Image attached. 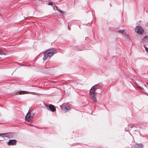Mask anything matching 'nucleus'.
Returning a JSON list of instances; mask_svg holds the SVG:
<instances>
[{
  "label": "nucleus",
  "instance_id": "obj_20",
  "mask_svg": "<svg viewBox=\"0 0 148 148\" xmlns=\"http://www.w3.org/2000/svg\"><path fill=\"white\" fill-rule=\"evenodd\" d=\"M68 28H69V30H71V28H70V27H69V25H68Z\"/></svg>",
  "mask_w": 148,
  "mask_h": 148
},
{
  "label": "nucleus",
  "instance_id": "obj_11",
  "mask_svg": "<svg viewBox=\"0 0 148 148\" xmlns=\"http://www.w3.org/2000/svg\"><path fill=\"white\" fill-rule=\"evenodd\" d=\"M19 94H24L26 93V92L23 91H21L18 92Z\"/></svg>",
  "mask_w": 148,
  "mask_h": 148
},
{
  "label": "nucleus",
  "instance_id": "obj_15",
  "mask_svg": "<svg viewBox=\"0 0 148 148\" xmlns=\"http://www.w3.org/2000/svg\"><path fill=\"white\" fill-rule=\"evenodd\" d=\"M48 4L50 5H52L53 4V3L51 2H49L48 3Z\"/></svg>",
  "mask_w": 148,
  "mask_h": 148
},
{
  "label": "nucleus",
  "instance_id": "obj_14",
  "mask_svg": "<svg viewBox=\"0 0 148 148\" xmlns=\"http://www.w3.org/2000/svg\"><path fill=\"white\" fill-rule=\"evenodd\" d=\"M124 31H125L123 29V30H119V31H118L117 32L120 33L121 34H122L124 32Z\"/></svg>",
  "mask_w": 148,
  "mask_h": 148
},
{
  "label": "nucleus",
  "instance_id": "obj_13",
  "mask_svg": "<svg viewBox=\"0 0 148 148\" xmlns=\"http://www.w3.org/2000/svg\"><path fill=\"white\" fill-rule=\"evenodd\" d=\"M64 110L66 111H67L69 110H71V108L69 106L65 107L64 108Z\"/></svg>",
  "mask_w": 148,
  "mask_h": 148
},
{
  "label": "nucleus",
  "instance_id": "obj_17",
  "mask_svg": "<svg viewBox=\"0 0 148 148\" xmlns=\"http://www.w3.org/2000/svg\"><path fill=\"white\" fill-rule=\"evenodd\" d=\"M3 133L0 134V136L3 137Z\"/></svg>",
  "mask_w": 148,
  "mask_h": 148
},
{
  "label": "nucleus",
  "instance_id": "obj_2",
  "mask_svg": "<svg viewBox=\"0 0 148 148\" xmlns=\"http://www.w3.org/2000/svg\"><path fill=\"white\" fill-rule=\"evenodd\" d=\"M102 84L101 83H99L97 84H96L92 87L90 90V96L91 99L93 101L95 102L97 101L96 95L97 93L96 92V87L99 86H101Z\"/></svg>",
  "mask_w": 148,
  "mask_h": 148
},
{
  "label": "nucleus",
  "instance_id": "obj_21",
  "mask_svg": "<svg viewBox=\"0 0 148 148\" xmlns=\"http://www.w3.org/2000/svg\"><path fill=\"white\" fill-rule=\"evenodd\" d=\"M1 141V140H0V141Z\"/></svg>",
  "mask_w": 148,
  "mask_h": 148
},
{
  "label": "nucleus",
  "instance_id": "obj_16",
  "mask_svg": "<svg viewBox=\"0 0 148 148\" xmlns=\"http://www.w3.org/2000/svg\"><path fill=\"white\" fill-rule=\"evenodd\" d=\"M3 54V52L0 50V55H2Z\"/></svg>",
  "mask_w": 148,
  "mask_h": 148
},
{
  "label": "nucleus",
  "instance_id": "obj_18",
  "mask_svg": "<svg viewBox=\"0 0 148 148\" xmlns=\"http://www.w3.org/2000/svg\"><path fill=\"white\" fill-rule=\"evenodd\" d=\"M146 50L147 52H148V48L147 47H145Z\"/></svg>",
  "mask_w": 148,
  "mask_h": 148
},
{
  "label": "nucleus",
  "instance_id": "obj_3",
  "mask_svg": "<svg viewBox=\"0 0 148 148\" xmlns=\"http://www.w3.org/2000/svg\"><path fill=\"white\" fill-rule=\"evenodd\" d=\"M34 115V114L31 111L29 112L25 116V119L27 121L30 122L32 121Z\"/></svg>",
  "mask_w": 148,
  "mask_h": 148
},
{
  "label": "nucleus",
  "instance_id": "obj_4",
  "mask_svg": "<svg viewBox=\"0 0 148 148\" xmlns=\"http://www.w3.org/2000/svg\"><path fill=\"white\" fill-rule=\"evenodd\" d=\"M135 31L137 33L140 34H142L144 32V29L141 27L139 26L136 27Z\"/></svg>",
  "mask_w": 148,
  "mask_h": 148
},
{
  "label": "nucleus",
  "instance_id": "obj_6",
  "mask_svg": "<svg viewBox=\"0 0 148 148\" xmlns=\"http://www.w3.org/2000/svg\"><path fill=\"white\" fill-rule=\"evenodd\" d=\"M16 140L14 139L10 140L7 144L8 145H14L16 144Z\"/></svg>",
  "mask_w": 148,
  "mask_h": 148
},
{
  "label": "nucleus",
  "instance_id": "obj_19",
  "mask_svg": "<svg viewBox=\"0 0 148 148\" xmlns=\"http://www.w3.org/2000/svg\"><path fill=\"white\" fill-rule=\"evenodd\" d=\"M145 25L147 26V27H148V22L146 24H145Z\"/></svg>",
  "mask_w": 148,
  "mask_h": 148
},
{
  "label": "nucleus",
  "instance_id": "obj_1",
  "mask_svg": "<svg viewBox=\"0 0 148 148\" xmlns=\"http://www.w3.org/2000/svg\"><path fill=\"white\" fill-rule=\"evenodd\" d=\"M56 53L57 50L55 48L47 49L43 53L44 56L43 58V60H46L49 59L51 56Z\"/></svg>",
  "mask_w": 148,
  "mask_h": 148
},
{
  "label": "nucleus",
  "instance_id": "obj_9",
  "mask_svg": "<svg viewBox=\"0 0 148 148\" xmlns=\"http://www.w3.org/2000/svg\"><path fill=\"white\" fill-rule=\"evenodd\" d=\"M55 7L56 8V9L58 10V11L60 13L62 14H64V12L62 11L60 9H58L56 5H54V6L53 7V8L54 9Z\"/></svg>",
  "mask_w": 148,
  "mask_h": 148
},
{
  "label": "nucleus",
  "instance_id": "obj_5",
  "mask_svg": "<svg viewBox=\"0 0 148 148\" xmlns=\"http://www.w3.org/2000/svg\"><path fill=\"white\" fill-rule=\"evenodd\" d=\"M3 137H7L8 138H13L14 136V134L11 132H9L3 133Z\"/></svg>",
  "mask_w": 148,
  "mask_h": 148
},
{
  "label": "nucleus",
  "instance_id": "obj_10",
  "mask_svg": "<svg viewBox=\"0 0 148 148\" xmlns=\"http://www.w3.org/2000/svg\"><path fill=\"white\" fill-rule=\"evenodd\" d=\"M123 35H124V36L125 37L126 40L127 41H129L130 40L129 38V35L128 34H127L125 32L124 33Z\"/></svg>",
  "mask_w": 148,
  "mask_h": 148
},
{
  "label": "nucleus",
  "instance_id": "obj_12",
  "mask_svg": "<svg viewBox=\"0 0 148 148\" xmlns=\"http://www.w3.org/2000/svg\"><path fill=\"white\" fill-rule=\"evenodd\" d=\"M136 145L138 148H139L140 147L143 148V145L142 144H137Z\"/></svg>",
  "mask_w": 148,
  "mask_h": 148
},
{
  "label": "nucleus",
  "instance_id": "obj_7",
  "mask_svg": "<svg viewBox=\"0 0 148 148\" xmlns=\"http://www.w3.org/2000/svg\"><path fill=\"white\" fill-rule=\"evenodd\" d=\"M142 42L144 43H148V36L144 37L142 40Z\"/></svg>",
  "mask_w": 148,
  "mask_h": 148
},
{
  "label": "nucleus",
  "instance_id": "obj_8",
  "mask_svg": "<svg viewBox=\"0 0 148 148\" xmlns=\"http://www.w3.org/2000/svg\"><path fill=\"white\" fill-rule=\"evenodd\" d=\"M49 108L51 111L53 112H55L56 110V108L54 106L52 105H50L49 106Z\"/></svg>",
  "mask_w": 148,
  "mask_h": 148
}]
</instances>
